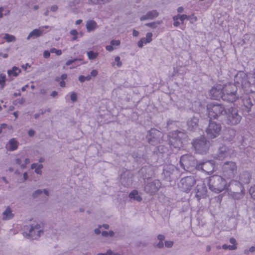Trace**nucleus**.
Returning a JSON list of instances; mask_svg holds the SVG:
<instances>
[{
	"instance_id": "nucleus-61",
	"label": "nucleus",
	"mask_w": 255,
	"mask_h": 255,
	"mask_svg": "<svg viewBox=\"0 0 255 255\" xmlns=\"http://www.w3.org/2000/svg\"><path fill=\"white\" fill-rule=\"evenodd\" d=\"M99 228H101L102 227L106 229H108L110 227L109 225L107 224H104L102 225H99Z\"/></svg>"
},
{
	"instance_id": "nucleus-19",
	"label": "nucleus",
	"mask_w": 255,
	"mask_h": 255,
	"mask_svg": "<svg viewBox=\"0 0 255 255\" xmlns=\"http://www.w3.org/2000/svg\"><path fill=\"white\" fill-rule=\"evenodd\" d=\"M254 100H252L249 96H245L242 99L243 110L247 112L250 113L252 111V109L254 107Z\"/></svg>"
},
{
	"instance_id": "nucleus-59",
	"label": "nucleus",
	"mask_w": 255,
	"mask_h": 255,
	"mask_svg": "<svg viewBox=\"0 0 255 255\" xmlns=\"http://www.w3.org/2000/svg\"><path fill=\"white\" fill-rule=\"evenodd\" d=\"M71 35L76 36L78 34V32L76 29L71 30L70 32Z\"/></svg>"
},
{
	"instance_id": "nucleus-44",
	"label": "nucleus",
	"mask_w": 255,
	"mask_h": 255,
	"mask_svg": "<svg viewBox=\"0 0 255 255\" xmlns=\"http://www.w3.org/2000/svg\"><path fill=\"white\" fill-rule=\"evenodd\" d=\"M152 33L151 32L147 33V34L146 35V37H145L146 39V42H148L149 43L152 40Z\"/></svg>"
},
{
	"instance_id": "nucleus-39",
	"label": "nucleus",
	"mask_w": 255,
	"mask_h": 255,
	"mask_svg": "<svg viewBox=\"0 0 255 255\" xmlns=\"http://www.w3.org/2000/svg\"><path fill=\"white\" fill-rule=\"evenodd\" d=\"M222 248L224 250L229 249L230 250H234L236 249V246L235 245H223Z\"/></svg>"
},
{
	"instance_id": "nucleus-23",
	"label": "nucleus",
	"mask_w": 255,
	"mask_h": 255,
	"mask_svg": "<svg viewBox=\"0 0 255 255\" xmlns=\"http://www.w3.org/2000/svg\"><path fill=\"white\" fill-rule=\"evenodd\" d=\"M252 178L251 173L248 171H244L241 173L239 177V182L241 185L248 184L250 182Z\"/></svg>"
},
{
	"instance_id": "nucleus-11",
	"label": "nucleus",
	"mask_w": 255,
	"mask_h": 255,
	"mask_svg": "<svg viewBox=\"0 0 255 255\" xmlns=\"http://www.w3.org/2000/svg\"><path fill=\"white\" fill-rule=\"evenodd\" d=\"M214 160H202L198 161L196 169L198 171H201L205 172L207 174H210L214 171Z\"/></svg>"
},
{
	"instance_id": "nucleus-34",
	"label": "nucleus",
	"mask_w": 255,
	"mask_h": 255,
	"mask_svg": "<svg viewBox=\"0 0 255 255\" xmlns=\"http://www.w3.org/2000/svg\"><path fill=\"white\" fill-rule=\"evenodd\" d=\"M17 142L16 141L14 138H12L10 139L9 141V150L10 151H13L16 150L17 147Z\"/></svg>"
},
{
	"instance_id": "nucleus-63",
	"label": "nucleus",
	"mask_w": 255,
	"mask_h": 255,
	"mask_svg": "<svg viewBox=\"0 0 255 255\" xmlns=\"http://www.w3.org/2000/svg\"><path fill=\"white\" fill-rule=\"evenodd\" d=\"M102 235L103 237H107L109 236V234H108V232L107 231H103L102 233Z\"/></svg>"
},
{
	"instance_id": "nucleus-2",
	"label": "nucleus",
	"mask_w": 255,
	"mask_h": 255,
	"mask_svg": "<svg viewBox=\"0 0 255 255\" xmlns=\"http://www.w3.org/2000/svg\"><path fill=\"white\" fill-rule=\"evenodd\" d=\"M208 186L212 191L219 193L226 189L227 183L222 176L214 175L209 178Z\"/></svg>"
},
{
	"instance_id": "nucleus-40",
	"label": "nucleus",
	"mask_w": 255,
	"mask_h": 255,
	"mask_svg": "<svg viewBox=\"0 0 255 255\" xmlns=\"http://www.w3.org/2000/svg\"><path fill=\"white\" fill-rule=\"evenodd\" d=\"M179 19L182 23L185 19H190L191 18V16L187 15L186 14L179 15Z\"/></svg>"
},
{
	"instance_id": "nucleus-48",
	"label": "nucleus",
	"mask_w": 255,
	"mask_h": 255,
	"mask_svg": "<svg viewBox=\"0 0 255 255\" xmlns=\"http://www.w3.org/2000/svg\"><path fill=\"white\" fill-rule=\"evenodd\" d=\"M145 26H147L148 27H151L152 28H156V23L155 22H150V23H146L145 24Z\"/></svg>"
},
{
	"instance_id": "nucleus-16",
	"label": "nucleus",
	"mask_w": 255,
	"mask_h": 255,
	"mask_svg": "<svg viewBox=\"0 0 255 255\" xmlns=\"http://www.w3.org/2000/svg\"><path fill=\"white\" fill-rule=\"evenodd\" d=\"M211 98L216 100H223V86L219 85L213 87L210 91Z\"/></svg>"
},
{
	"instance_id": "nucleus-36",
	"label": "nucleus",
	"mask_w": 255,
	"mask_h": 255,
	"mask_svg": "<svg viewBox=\"0 0 255 255\" xmlns=\"http://www.w3.org/2000/svg\"><path fill=\"white\" fill-rule=\"evenodd\" d=\"M98 55V53L95 52L93 51H90L87 52V56L88 57V58L90 60L96 58Z\"/></svg>"
},
{
	"instance_id": "nucleus-47",
	"label": "nucleus",
	"mask_w": 255,
	"mask_h": 255,
	"mask_svg": "<svg viewBox=\"0 0 255 255\" xmlns=\"http://www.w3.org/2000/svg\"><path fill=\"white\" fill-rule=\"evenodd\" d=\"M51 53H55L57 55H60L62 54V51L61 50H57L55 48H52L50 49Z\"/></svg>"
},
{
	"instance_id": "nucleus-14",
	"label": "nucleus",
	"mask_w": 255,
	"mask_h": 255,
	"mask_svg": "<svg viewBox=\"0 0 255 255\" xmlns=\"http://www.w3.org/2000/svg\"><path fill=\"white\" fill-rule=\"evenodd\" d=\"M162 132L155 128H151L148 131L146 138L149 143L151 145L157 144L160 140Z\"/></svg>"
},
{
	"instance_id": "nucleus-21",
	"label": "nucleus",
	"mask_w": 255,
	"mask_h": 255,
	"mask_svg": "<svg viewBox=\"0 0 255 255\" xmlns=\"http://www.w3.org/2000/svg\"><path fill=\"white\" fill-rule=\"evenodd\" d=\"M168 143L171 148L179 149L183 146V141H181L180 139H178L177 138H175L172 134L170 136Z\"/></svg>"
},
{
	"instance_id": "nucleus-60",
	"label": "nucleus",
	"mask_w": 255,
	"mask_h": 255,
	"mask_svg": "<svg viewBox=\"0 0 255 255\" xmlns=\"http://www.w3.org/2000/svg\"><path fill=\"white\" fill-rule=\"evenodd\" d=\"M106 50L109 51H112L114 50V48L112 45H107L106 47Z\"/></svg>"
},
{
	"instance_id": "nucleus-57",
	"label": "nucleus",
	"mask_w": 255,
	"mask_h": 255,
	"mask_svg": "<svg viewBox=\"0 0 255 255\" xmlns=\"http://www.w3.org/2000/svg\"><path fill=\"white\" fill-rule=\"evenodd\" d=\"M78 79H79V81L81 83H83L86 81L85 77L83 75H80Z\"/></svg>"
},
{
	"instance_id": "nucleus-20",
	"label": "nucleus",
	"mask_w": 255,
	"mask_h": 255,
	"mask_svg": "<svg viewBox=\"0 0 255 255\" xmlns=\"http://www.w3.org/2000/svg\"><path fill=\"white\" fill-rule=\"evenodd\" d=\"M199 119L198 117L193 116L190 118L187 121L188 129L190 131H195L198 126Z\"/></svg>"
},
{
	"instance_id": "nucleus-56",
	"label": "nucleus",
	"mask_w": 255,
	"mask_h": 255,
	"mask_svg": "<svg viewBox=\"0 0 255 255\" xmlns=\"http://www.w3.org/2000/svg\"><path fill=\"white\" fill-rule=\"evenodd\" d=\"M35 133V131L33 129H30L28 131V134L30 137L34 136Z\"/></svg>"
},
{
	"instance_id": "nucleus-37",
	"label": "nucleus",
	"mask_w": 255,
	"mask_h": 255,
	"mask_svg": "<svg viewBox=\"0 0 255 255\" xmlns=\"http://www.w3.org/2000/svg\"><path fill=\"white\" fill-rule=\"evenodd\" d=\"M83 59H81V58H79V59H78V58H75L74 59H71V60H68L66 62V65L67 66H69L71 64H72V63H75L76 62L79 61H82Z\"/></svg>"
},
{
	"instance_id": "nucleus-35",
	"label": "nucleus",
	"mask_w": 255,
	"mask_h": 255,
	"mask_svg": "<svg viewBox=\"0 0 255 255\" xmlns=\"http://www.w3.org/2000/svg\"><path fill=\"white\" fill-rule=\"evenodd\" d=\"M3 38L6 40V41L8 42L14 41H15V37L12 35H10L8 33H6L4 34Z\"/></svg>"
},
{
	"instance_id": "nucleus-38",
	"label": "nucleus",
	"mask_w": 255,
	"mask_h": 255,
	"mask_svg": "<svg viewBox=\"0 0 255 255\" xmlns=\"http://www.w3.org/2000/svg\"><path fill=\"white\" fill-rule=\"evenodd\" d=\"M43 193L41 189H38L35 191L32 195L33 198H36L39 196H40Z\"/></svg>"
},
{
	"instance_id": "nucleus-62",
	"label": "nucleus",
	"mask_w": 255,
	"mask_h": 255,
	"mask_svg": "<svg viewBox=\"0 0 255 255\" xmlns=\"http://www.w3.org/2000/svg\"><path fill=\"white\" fill-rule=\"evenodd\" d=\"M230 242L231 243V244H232V245H235V244L236 243V239L235 238H231L230 239Z\"/></svg>"
},
{
	"instance_id": "nucleus-50",
	"label": "nucleus",
	"mask_w": 255,
	"mask_h": 255,
	"mask_svg": "<svg viewBox=\"0 0 255 255\" xmlns=\"http://www.w3.org/2000/svg\"><path fill=\"white\" fill-rule=\"evenodd\" d=\"M121 43V42L119 40H112L111 41V44L113 46V45H116V46H119Z\"/></svg>"
},
{
	"instance_id": "nucleus-13",
	"label": "nucleus",
	"mask_w": 255,
	"mask_h": 255,
	"mask_svg": "<svg viewBox=\"0 0 255 255\" xmlns=\"http://www.w3.org/2000/svg\"><path fill=\"white\" fill-rule=\"evenodd\" d=\"M195 183L196 180L193 176H187L181 179L179 187L182 191L188 193Z\"/></svg>"
},
{
	"instance_id": "nucleus-41",
	"label": "nucleus",
	"mask_w": 255,
	"mask_h": 255,
	"mask_svg": "<svg viewBox=\"0 0 255 255\" xmlns=\"http://www.w3.org/2000/svg\"><path fill=\"white\" fill-rule=\"evenodd\" d=\"M97 255H120V254L116 253L113 254L111 250H108L106 253H98Z\"/></svg>"
},
{
	"instance_id": "nucleus-51",
	"label": "nucleus",
	"mask_w": 255,
	"mask_h": 255,
	"mask_svg": "<svg viewBox=\"0 0 255 255\" xmlns=\"http://www.w3.org/2000/svg\"><path fill=\"white\" fill-rule=\"evenodd\" d=\"M5 76L3 74L0 75V84L2 85L3 83L5 82Z\"/></svg>"
},
{
	"instance_id": "nucleus-24",
	"label": "nucleus",
	"mask_w": 255,
	"mask_h": 255,
	"mask_svg": "<svg viewBox=\"0 0 255 255\" xmlns=\"http://www.w3.org/2000/svg\"><path fill=\"white\" fill-rule=\"evenodd\" d=\"M154 152L156 153L158 156L163 157L168 155V148L165 145H160L156 148Z\"/></svg>"
},
{
	"instance_id": "nucleus-42",
	"label": "nucleus",
	"mask_w": 255,
	"mask_h": 255,
	"mask_svg": "<svg viewBox=\"0 0 255 255\" xmlns=\"http://www.w3.org/2000/svg\"><path fill=\"white\" fill-rule=\"evenodd\" d=\"M153 246L155 248H156L158 249H162L164 247L163 242L159 241V242L157 243H154L153 244Z\"/></svg>"
},
{
	"instance_id": "nucleus-6",
	"label": "nucleus",
	"mask_w": 255,
	"mask_h": 255,
	"mask_svg": "<svg viewBox=\"0 0 255 255\" xmlns=\"http://www.w3.org/2000/svg\"><path fill=\"white\" fill-rule=\"evenodd\" d=\"M192 143L196 152L201 154H206L211 145L210 141L205 136L194 139Z\"/></svg>"
},
{
	"instance_id": "nucleus-28",
	"label": "nucleus",
	"mask_w": 255,
	"mask_h": 255,
	"mask_svg": "<svg viewBox=\"0 0 255 255\" xmlns=\"http://www.w3.org/2000/svg\"><path fill=\"white\" fill-rule=\"evenodd\" d=\"M172 134L175 138H177L181 141H183V140H185L187 138V135L186 133L179 130H176Z\"/></svg>"
},
{
	"instance_id": "nucleus-52",
	"label": "nucleus",
	"mask_w": 255,
	"mask_h": 255,
	"mask_svg": "<svg viewBox=\"0 0 255 255\" xmlns=\"http://www.w3.org/2000/svg\"><path fill=\"white\" fill-rule=\"evenodd\" d=\"M157 238L159 240V241L163 242L165 237L164 235H162V234H159L157 236Z\"/></svg>"
},
{
	"instance_id": "nucleus-10",
	"label": "nucleus",
	"mask_w": 255,
	"mask_h": 255,
	"mask_svg": "<svg viewBox=\"0 0 255 255\" xmlns=\"http://www.w3.org/2000/svg\"><path fill=\"white\" fill-rule=\"evenodd\" d=\"M198 161L191 154H186L181 156L180 164L181 166L185 170H187L190 167H195L196 169Z\"/></svg>"
},
{
	"instance_id": "nucleus-54",
	"label": "nucleus",
	"mask_w": 255,
	"mask_h": 255,
	"mask_svg": "<svg viewBox=\"0 0 255 255\" xmlns=\"http://www.w3.org/2000/svg\"><path fill=\"white\" fill-rule=\"evenodd\" d=\"M50 53L48 51L45 50L44 51L43 56L44 58H49L50 57Z\"/></svg>"
},
{
	"instance_id": "nucleus-33",
	"label": "nucleus",
	"mask_w": 255,
	"mask_h": 255,
	"mask_svg": "<svg viewBox=\"0 0 255 255\" xmlns=\"http://www.w3.org/2000/svg\"><path fill=\"white\" fill-rule=\"evenodd\" d=\"M21 70L16 66H13L11 70L7 71L8 76L12 75L13 76L16 77L18 75L19 73L21 72Z\"/></svg>"
},
{
	"instance_id": "nucleus-58",
	"label": "nucleus",
	"mask_w": 255,
	"mask_h": 255,
	"mask_svg": "<svg viewBox=\"0 0 255 255\" xmlns=\"http://www.w3.org/2000/svg\"><path fill=\"white\" fill-rule=\"evenodd\" d=\"M58 9V6L56 5H53L50 7V10L52 11H56Z\"/></svg>"
},
{
	"instance_id": "nucleus-30",
	"label": "nucleus",
	"mask_w": 255,
	"mask_h": 255,
	"mask_svg": "<svg viewBox=\"0 0 255 255\" xmlns=\"http://www.w3.org/2000/svg\"><path fill=\"white\" fill-rule=\"evenodd\" d=\"M113 0H88V3L94 5H105Z\"/></svg>"
},
{
	"instance_id": "nucleus-1",
	"label": "nucleus",
	"mask_w": 255,
	"mask_h": 255,
	"mask_svg": "<svg viewBox=\"0 0 255 255\" xmlns=\"http://www.w3.org/2000/svg\"><path fill=\"white\" fill-rule=\"evenodd\" d=\"M234 84L238 88H242L247 92L252 93L251 90L253 86V81L243 71H239L234 77Z\"/></svg>"
},
{
	"instance_id": "nucleus-55",
	"label": "nucleus",
	"mask_w": 255,
	"mask_h": 255,
	"mask_svg": "<svg viewBox=\"0 0 255 255\" xmlns=\"http://www.w3.org/2000/svg\"><path fill=\"white\" fill-rule=\"evenodd\" d=\"M252 78L254 79L253 86L251 90H252V93H255V75L254 77H252Z\"/></svg>"
},
{
	"instance_id": "nucleus-12",
	"label": "nucleus",
	"mask_w": 255,
	"mask_h": 255,
	"mask_svg": "<svg viewBox=\"0 0 255 255\" xmlns=\"http://www.w3.org/2000/svg\"><path fill=\"white\" fill-rule=\"evenodd\" d=\"M223 175L227 178L234 177L237 173V165L235 162L227 161L224 163L222 168Z\"/></svg>"
},
{
	"instance_id": "nucleus-31",
	"label": "nucleus",
	"mask_w": 255,
	"mask_h": 255,
	"mask_svg": "<svg viewBox=\"0 0 255 255\" xmlns=\"http://www.w3.org/2000/svg\"><path fill=\"white\" fill-rule=\"evenodd\" d=\"M3 219L9 220L12 219L14 217V215L11 213V210L9 207H7L5 211L3 212Z\"/></svg>"
},
{
	"instance_id": "nucleus-45",
	"label": "nucleus",
	"mask_w": 255,
	"mask_h": 255,
	"mask_svg": "<svg viewBox=\"0 0 255 255\" xmlns=\"http://www.w3.org/2000/svg\"><path fill=\"white\" fill-rule=\"evenodd\" d=\"M70 99L72 102H76L77 100V94L75 92H72L70 95Z\"/></svg>"
},
{
	"instance_id": "nucleus-15",
	"label": "nucleus",
	"mask_w": 255,
	"mask_h": 255,
	"mask_svg": "<svg viewBox=\"0 0 255 255\" xmlns=\"http://www.w3.org/2000/svg\"><path fill=\"white\" fill-rule=\"evenodd\" d=\"M161 182L158 180H154L145 184L144 190L149 195H154L161 187Z\"/></svg>"
},
{
	"instance_id": "nucleus-29",
	"label": "nucleus",
	"mask_w": 255,
	"mask_h": 255,
	"mask_svg": "<svg viewBox=\"0 0 255 255\" xmlns=\"http://www.w3.org/2000/svg\"><path fill=\"white\" fill-rule=\"evenodd\" d=\"M86 27L88 32H91L97 28V24L95 21L89 20L87 21Z\"/></svg>"
},
{
	"instance_id": "nucleus-53",
	"label": "nucleus",
	"mask_w": 255,
	"mask_h": 255,
	"mask_svg": "<svg viewBox=\"0 0 255 255\" xmlns=\"http://www.w3.org/2000/svg\"><path fill=\"white\" fill-rule=\"evenodd\" d=\"M98 72L96 70H93L90 72V76L93 77H96L98 75Z\"/></svg>"
},
{
	"instance_id": "nucleus-25",
	"label": "nucleus",
	"mask_w": 255,
	"mask_h": 255,
	"mask_svg": "<svg viewBox=\"0 0 255 255\" xmlns=\"http://www.w3.org/2000/svg\"><path fill=\"white\" fill-rule=\"evenodd\" d=\"M159 15V13L156 10H152L148 11L145 15H143L140 17V21H143L147 19H153L157 17Z\"/></svg>"
},
{
	"instance_id": "nucleus-26",
	"label": "nucleus",
	"mask_w": 255,
	"mask_h": 255,
	"mask_svg": "<svg viewBox=\"0 0 255 255\" xmlns=\"http://www.w3.org/2000/svg\"><path fill=\"white\" fill-rule=\"evenodd\" d=\"M121 182L125 187H128L131 185L132 180L131 179V177H129L128 175L126 176V175H123L121 178Z\"/></svg>"
},
{
	"instance_id": "nucleus-49",
	"label": "nucleus",
	"mask_w": 255,
	"mask_h": 255,
	"mask_svg": "<svg viewBox=\"0 0 255 255\" xmlns=\"http://www.w3.org/2000/svg\"><path fill=\"white\" fill-rule=\"evenodd\" d=\"M115 60L117 62V65L118 67H121L122 65V63L120 61V57L119 56H116L115 58Z\"/></svg>"
},
{
	"instance_id": "nucleus-17",
	"label": "nucleus",
	"mask_w": 255,
	"mask_h": 255,
	"mask_svg": "<svg viewBox=\"0 0 255 255\" xmlns=\"http://www.w3.org/2000/svg\"><path fill=\"white\" fill-rule=\"evenodd\" d=\"M196 197L199 200L201 198H204L206 197L207 189L205 184L202 182L198 183L195 189Z\"/></svg>"
},
{
	"instance_id": "nucleus-27",
	"label": "nucleus",
	"mask_w": 255,
	"mask_h": 255,
	"mask_svg": "<svg viewBox=\"0 0 255 255\" xmlns=\"http://www.w3.org/2000/svg\"><path fill=\"white\" fill-rule=\"evenodd\" d=\"M43 32V30H41L40 29H34L29 33L26 39L29 40L31 38H35L39 37L42 35Z\"/></svg>"
},
{
	"instance_id": "nucleus-8",
	"label": "nucleus",
	"mask_w": 255,
	"mask_h": 255,
	"mask_svg": "<svg viewBox=\"0 0 255 255\" xmlns=\"http://www.w3.org/2000/svg\"><path fill=\"white\" fill-rule=\"evenodd\" d=\"M222 128V125L220 123L209 119L208 126L206 129L207 137L210 139L216 138L221 134Z\"/></svg>"
},
{
	"instance_id": "nucleus-4",
	"label": "nucleus",
	"mask_w": 255,
	"mask_h": 255,
	"mask_svg": "<svg viewBox=\"0 0 255 255\" xmlns=\"http://www.w3.org/2000/svg\"><path fill=\"white\" fill-rule=\"evenodd\" d=\"M226 189L228 194L235 200H239L245 195V190L243 186L237 180H231Z\"/></svg>"
},
{
	"instance_id": "nucleus-9",
	"label": "nucleus",
	"mask_w": 255,
	"mask_h": 255,
	"mask_svg": "<svg viewBox=\"0 0 255 255\" xmlns=\"http://www.w3.org/2000/svg\"><path fill=\"white\" fill-rule=\"evenodd\" d=\"M24 229L28 230V232H23V236L31 240L37 239L41 236V234L43 233L40 225L38 224H33L30 227L27 226H25Z\"/></svg>"
},
{
	"instance_id": "nucleus-46",
	"label": "nucleus",
	"mask_w": 255,
	"mask_h": 255,
	"mask_svg": "<svg viewBox=\"0 0 255 255\" xmlns=\"http://www.w3.org/2000/svg\"><path fill=\"white\" fill-rule=\"evenodd\" d=\"M165 246L167 248H170L173 246V242L171 241H166L164 242Z\"/></svg>"
},
{
	"instance_id": "nucleus-43",
	"label": "nucleus",
	"mask_w": 255,
	"mask_h": 255,
	"mask_svg": "<svg viewBox=\"0 0 255 255\" xmlns=\"http://www.w3.org/2000/svg\"><path fill=\"white\" fill-rule=\"evenodd\" d=\"M43 167V166L42 164H39L38 166L35 169V172L38 174H41L42 171L41 169Z\"/></svg>"
},
{
	"instance_id": "nucleus-3",
	"label": "nucleus",
	"mask_w": 255,
	"mask_h": 255,
	"mask_svg": "<svg viewBox=\"0 0 255 255\" xmlns=\"http://www.w3.org/2000/svg\"><path fill=\"white\" fill-rule=\"evenodd\" d=\"M238 88L233 83H228L223 86V101L233 103L240 97L238 92Z\"/></svg>"
},
{
	"instance_id": "nucleus-18",
	"label": "nucleus",
	"mask_w": 255,
	"mask_h": 255,
	"mask_svg": "<svg viewBox=\"0 0 255 255\" xmlns=\"http://www.w3.org/2000/svg\"><path fill=\"white\" fill-rule=\"evenodd\" d=\"M229 148L225 145H222L219 147L217 152L215 154L214 158L222 160L229 156Z\"/></svg>"
},
{
	"instance_id": "nucleus-32",
	"label": "nucleus",
	"mask_w": 255,
	"mask_h": 255,
	"mask_svg": "<svg viewBox=\"0 0 255 255\" xmlns=\"http://www.w3.org/2000/svg\"><path fill=\"white\" fill-rule=\"evenodd\" d=\"M129 197L130 199H133L134 200L137 201H141L142 200V198L140 196L138 195V191L136 190H133L129 194Z\"/></svg>"
},
{
	"instance_id": "nucleus-64",
	"label": "nucleus",
	"mask_w": 255,
	"mask_h": 255,
	"mask_svg": "<svg viewBox=\"0 0 255 255\" xmlns=\"http://www.w3.org/2000/svg\"><path fill=\"white\" fill-rule=\"evenodd\" d=\"M137 45L139 47L142 48L143 46V41L140 40L137 43Z\"/></svg>"
},
{
	"instance_id": "nucleus-5",
	"label": "nucleus",
	"mask_w": 255,
	"mask_h": 255,
	"mask_svg": "<svg viewBox=\"0 0 255 255\" xmlns=\"http://www.w3.org/2000/svg\"><path fill=\"white\" fill-rule=\"evenodd\" d=\"M208 117L212 119H218L220 116L225 115L227 109L221 104L211 103L207 106Z\"/></svg>"
},
{
	"instance_id": "nucleus-7",
	"label": "nucleus",
	"mask_w": 255,
	"mask_h": 255,
	"mask_svg": "<svg viewBox=\"0 0 255 255\" xmlns=\"http://www.w3.org/2000/svg\"><path fill=\"white\" fill-rule=\"evenodd\" d=\"M225 121L227 125L230 126L237 125L239 124L242 119V116L239 115V111L234 107H230L227 109Z\"/></svg>"
},
{
	"instance_id": "nucleus-22",
	"label": "nucleus",
	"mask_w": 255,
	"mask_h": 255,
	"mask_svg": "<svg viewBox=\"0 0 255 255\" xmlns=\"http://www.w3.org/2000/svg\"><path fill=\"white\" fill-rule=\"evenodd\" d=\"M236 133V131L234 129L227 128L224 133L223 138L226 141H231L235 138Z\"/></svg>"
}]
</instances>
